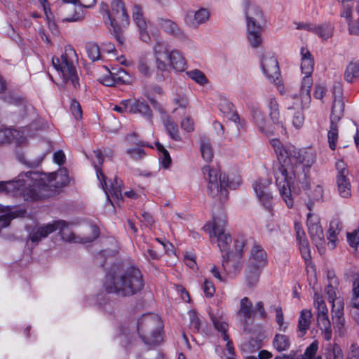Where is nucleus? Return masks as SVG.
Returning a JSON list of instances; mask_svg holds the SVG:
<instances>
[{
    "label": "nucleus",
    "instance_id": "59",
    "mask_svg": "<svg viewBox=\"0 0 359 359\" xmlns=\"http://www.w3.org/2000/svg\"><path fill=\"white\" fill-rule=\"evenodd\" d=\"M304 123V116L303 113L300 111H298L294 113L292 123L293 126L296 128H300Z\"/></svg>",
    "mask_w": 359,
    "mask_h": 359
},
{
    "label": "nucleus",
    "instance_id": "34",
    "mask_svg": "<svg viewBox=\"0 0 359 359\" xmlns=\"http://www.w3.org/2000/svg\"><path fill=\"white\" fill-rule=\"evenodd\" d=\"M311 312L309 310L304 309L301 311L298 320V332L299 337H304L310 327Z\"/></svg>",
    "mask_w": 359,
    "mask_h": 359
},
{
    "label": "nucleus",
    "instance_id": "36",
    "mask_svg": "<svg viewBox=\"0 0 359 359\" xmlns=\"http://www.w3.org/2000/svg\"><path fill=\"white\" fill-rule=\"evenodd\" d=\"M325 359H344V353L340 346L334 342L328 343L325 348Z\"/></svg>",
    "mask_w": 359,
    "mask_h": 359
},
{
    "label": "nucleus",
    "instance_id": "20",
    "mask_svg": "<svg viewBox=\"0 0 359 359\" xmlns=\"http://www.w3.org/2000/svg\"><path fill=\"white\" fill-rule=\"evenodd\" d=\"M271 144L274 149L279 162L276 168L285 167V165H288L287 163H290V161L288 160L290 155H292L293 158L295 157L294 155L297 154V151H295V147L294 145L288 144L283 146L278 139H272L271 140Z\"/></svg>",
    "mask_w": 359,
    "mask_h": 359
},
{
    "label": "nucleus",
    "instance_id": "11",
    "mask_svg": "<svg viewBox=\"0 0 359 359\" xmlns=\"http://www.w3.org/2000/svg\"><path fill=\"white\" fill-rule=\"evenodd\" d=\"M86 156L93 161V165L96 170L97 177L106 194L107 198L108 200L109 199V194L116 199L121 198L122 181L115 178L114 182L108 187L107 182H106V176L99 168L103 163V156L101 151L100 149L94 150L90 157L88 155H86Z\"/></svg>",
    "mask_w": 359,
    "mask_h": 359
},
{
    "label": "nucleus",
    "instance_id": "5",
    "mask_svg": "<svg viewBox=\"0 0 359 359\" xmlns=\"http://www.w3.org/2000/svg\"><path fill=\"white\" fill-rule=\"evenodd\" d=\"M38 173L41 179L34 182L36 190L29 191L27 194L28 198L38 200L48 198L57 189L67 186L69 182L66 170L49 174Z\"/></svg>",
    "mask_w": 359,
    "mask_h": 359
},
{
    "label": "nucleus",
    "instance_id": "23",
    "mask_svg": "<svg viewBox=\"0 0 359 359\" xmlns=\"http://www.w3.org/2000/svg\"><path fill=\"white\" fill-rule=\"evenodd\" d=\"M62 222H52L46 225L34 228L29 235V240L36 244L42 238H46L50 233L57 231V228L62 226Z\"/></svg>",
    "mask_w": 359,
    "mask_h": 359
},
{
    "label": "nucleus",
    "instance_id": "54",
    "mask_svg": "<svg viewBox=\"0 0 359 359\" xmlns=\"http://www.w3.org/2000/svg\"><path fill=\"white\" fill-rule=\"evenodd\" d=\"M86 51L88 57L93 61H95L100 59V48L97 44L93 43L87 44Z\"/></svg>",
    "mask_w": 359,
    "mask_h": 359
},
{
    "label": "nucleus",
    "instance_id": "22",
    "mask_svg": "<svg viewBox=\"0 0 359 359\" xmlns=\"http://www.w3.org/2000/svg\"><path fill=\"white\" fill-rule=\"evenodd\" d=\"M209 18V11L207 8H201L196 11H187L184 16V22L188 26L196 28L206 23Z\"/></svg>",
    "mask_w": 359,
    "mask_h": 359
},
{
    "label": "nucleus",
    "instance_id": "46",
    "mask_svg": "<svg viewBox=\"0 0 359 359\" xmlns=\"http://www.w3.org/2000/svg\"><path fill=\"white\" fill-rule=\"evenodd\" d=\"M273 344L278 351H284L289 349L290 341L287 336L284 334H276L274 337Z\"/></svg>",
    "mask_w": 359,
    "mask_h": 359
},
{
    "label": "nucleus",
    "instance_id": "6",
    "mask_svg": "<svg viewBox=\"0 0 359 359\" xmlns=\"http://www.w3.org/2000/svg\"><path fill=\"white\" fill-rule=\"evenodd\" d=\"M203 173L208 182V194L212 197L218 196L220 200L227 197L226 188L236 189L241 183L239 177L236 180H229L225 174L218 175V171L209 165L203 168Z\"/></svg>",
    "mask_w": 359,
    "mask_h": 359
},
{
    "label": "nucleus",
    "instance_id": "32",
    "mask_svg": "<svg viewBox=\"0 0 359 359\" xmlns=\"http://www.w3.org/2000/svg\"><path fill=\"white\" fill-rule=\"evenodd\" d=\"M158 25L163 31L170 35L175 37H182L184 36V32L181 28L171 20L160 18Z\"/></svg>",
    "mask_w": 359,
    "mask_h": 359
},
{
    "label": "nucleus",
    "instance_id": "33",
    "mask_svg": "<svg viewBox=\"0 0 359 359\" xmlns=\"http://www.w3.org/2000/svg\"><path fill=\"white\" fill-rule=\"evenodd\" d=\"M318 326L322 332L323 337L325 340L330 341L332 339V331L331 323L328 318L327 314L317 316Z\"/></svg>",
    "mask_w": 359,
    "mask_h": 359
},
{
    "label": "nucleus",
    "instance_id": "47",
    "mask_svg": "<svg viewBox=\"0 0 359 359\" xmlns=\"http://www.w3.org/2000/svg\"><path fill=\"white\" fill-rule=\"evenodd\" d=\"M219 109L229 120L235 123L238 121V115L236 112L232 103L229 102H224L223 104H220Z\"/></svg>",
    "mask_w": 359,
    "mask_h": 359
},
{
    "label": "nucleus",
    "instance_id": "41",
    "mask_svg": "<svg viewBox=\"0 0 359 359\" xmlns=\"http://www.w3.org/2000/svg\"><path fill=\"white\" fill-rule=\"evenodd\" d=\"M262 269L248 265L245 271V279L250 287H252L258 283Z\"/></svg>",
    "mask_w": 359,
    "mask_h": 359
},
{
    "label": "nucleus",
    "instance_id": "38",
    "mask_svg": "<svg viewBox=\"0 0 359 359\" xmlns=\"http://www.w3.org/2000/svg\"><path fill=\"white\" fill-rule=\"evenodd\" d=\"M341 230L340 224L338 221H332L330 224V228L327 231V240L329 241L328 245H330V248L333 249L336 246V241H337V235Z\"/></svg>",
    "mask_w": 359,
    "mask_h": 359
},
{
    "label": "nucleus",
    "instance_id": "37",
    "mask_svg": "<svg viewBox=\"0 0 359 359\" xmlns=\"http://www.w3.org/2000/svg\"><path fill=\"white\" fill-rule=\"evenodd\" d=\"M344 79L348 83L359 79V60L348 63L344 72Z\"/></svg>",
    "mask_w": 359,
    "mask_h": 359
},
{
    "label": "nucleus",
    "instance_id": "29",
    "mask_svg": "<svg viewBox=\"0 0 359 359\" xmlns=\"http://www.w3.org/2000/svg\"><path fill=\"white\" fill-rule=\"evenodd\" d=\"M262 26L246 27V37L249 45L252 48H258L263 43Z\"/></svg>",
    "mask_w": 359,
    "mask_h": 359
},
{
    "label": "nucleus",
    "instance_id": "48",
    "mask_svg": "<svg viewBox=\"0 0 359 359\" xmlns=\"http://www.w3.org/2000/svg\"><path fill=\"white\" fill-rule=\"evenodd\" d=\"M134 106V111L133 114L139 113L144 116L148 120L151 119V110L149 106L144 102H141L140 100L135 101Z\"/></svg>",
    "mask_w": 359,
    "mask_h": 359
},
{
    "label": "nucleus",
    "instance_id": "35",
    "mask_svg": "<svg viewBox=\"0 0 359 359\" xmlns=\"http://www.w3.org/2000/svg\"><path fill=\"white\" fill-rule=\"evenodd\" d=\"M309 201L306 203L307 208L311 211L316 202L320 201L323 197V188L321 185H316L308 193Z\"/></svg>",
    "mask_w": 359,
    "mask_h": 359
},
{
    "label": "nucleus",
    "instance_id": "56",
    "mask_svg": "<svg viewBox=\"0 0 359 359\" xmlns=\"http://www.w3.org/2000/svg\"><path fill=\"white\" fill-rule=\"evenodd\" d=\"M273 308V310L276 312V320L279 325L280 330H284L285 327H284V316L282 311V308L280 306H271V309Z\"/></svg>",
    "mask_w": 359,
    "mask_h": 359
},
{
    "label": "nucleus",
    "instance_id": "4",
    "mask_svg": "<svg viewBox=\"0 0 359 359\" xmlns=\"http://www.w3.org/2000/svg\"><path fill=\"white\" fill-rule=\"evenodd\" d=\"M78 62V56L74 48L66 46L65 52L61 57H53L52 64L62 79V83L67 88L77 89L80 87L79 78L76 65Z\"/></svg>",
    "mask_w": 359,
    "mask_h": 359
},
{
    "label": "nucleus",
    "instance_id": "3",
    "mask_svg": "<svg viewBox=\"0 0 359 359\" xmlns=\"http://www.w3.org/2000/svg\"><path fill=\"white\" fill-rule=\"evenodd\" d=\"M226 224L225 216L221 214L217 217H213L212 224H206L203 229L209 233L210 237L217 238L218 247L222 254V266L223 269L227 273L234 272L238 267V264L235 262L229 252V245L231 243L230 235L225 232L224 225Z\"/></svg>",
    "mask_w": 359,
    "mask_h": 359
},
{
    "label": "nucleus",
    "instance_id": "58",
    "mask_svg": "<svg viewBox=\"0 0 359 359\" xmlns=\"http://www.w3.org/2000/svg\"><path fill=\"white\" fill-rule=\"evenodd\" d=\"M70 110L76 119H80L81 118L82 109L80 104L77 101H72L70 104Z\"/></svg>",
    "mask_w": 359,
    "mask_h": 359
},
{
    "label": "nucleus",
    "instance_id": "21",
    "mask_svg": "<svg viewBox=\"0 0 359 359\" xmlns=\"http://www.w3.org/2000/svg\"><path fill=\"white\" fill-rule=\"evenodd\" d=\"M133 20L139 29L140 39L145 43H149L151 41V37L147 30L148 23L140 6L135 5L133 6Z\"/></svg>",
    "mask_w": 359,
    "mask_h": 359
},
{
    "label": "nucleus",
    "instance_id": "15",
    "mask_svg": "<svg viewBox=\"0 0 359 359\" xmlns=\"http://www.w3.org/2000/svg\"><path fill=\"white\" fill-rule=\"evenodd\" d=\"M337 174V185L339 194L341 197L348 198L351 196V183L348 177L349 171L346 168V165L342 160L336 162Z\"/></svg>",
    "mask_w": 359,
    "mask_h": 359
},
{
    "label": "nucleus",
    "instance_id": "55",
    "mask_svg": "<svg viewBox=\"0 0 359 359\" xmlns=\"http://www.w3.org/2000/svg\"><path fill=\"white\" fill-rule=\"evenodd\" d=\"M63 3L72 4L74 6H79L81 7L91 8L96 2V0H62Z\"/></svg>",
    "mask_w": 359,
    "mask_h": 359
},
{
    "label": "nucleus",
    "instance_id": "42",
    "mask_svg": "<svg viewBox=\"0 0 359 359\" xmlns=\"http://www.w3.org/2000/svg\"><path fill=\"white\" fill-rule=\"evenodd\" d=\"M163 125L169 136L172 140L176 141L181 140L177 125L169 116H167L163 120Z\"/></svg>",
    "mask_w": 359,
    "mask_h": 359
},
{
    "label": "nucleus",
    "instance_id": "30",
    "mask_svg": "<svg viewBox=\"0 0 359 359\" xmlns=\"http://www.w3.org/2000/svg\"><path fill=\"white\" fill-rule=\"evenodd\" d=\"M297 240L299 245V250L303 259L308 262L311 259V252L309 245V241L306 237L305 232L298 224L294 225Z\"/></svg>",
    "mask_w": 359,
    "mask_h": 359
},
{
    "label": "nucleus",
    "instance_id": "17",
    "mask_svg": "<svg viewBox=\"0 0 359 359\" xmlns=\"http://www.w3.org/2000/svg\"><path fill=\"white\" fill-rule=\"evenodd\" d=\"M260 60L263 74L269 81L275 83L280 75L277 59L271 53H267L262 55Z\"/></svg>",
    "mask_w": 359,
    "mask_h": 359
},
{
    "label": "nucleus",
    "instance_id": "12",
    "mask_svg": "<svg viewBox=\"0 0 359 359\" xmlns=\"http://www.w3.org/2000/svg\"><path fill=\"white\" fill-rule=\"evenodd\" d=\"M344 103L342 99L334 97L330 115V126L327 133L329 147L334 150L338 140V123L344 116Z\"/></svg>",
    "mask_w": 359,
    "mask_h": 359
},
{
    "label": "nucleus",
    "instance_id": "49",
    "mask_svg": "<svg viewBox=\"0 0 359 359\" xmlns=\"http://www.w3.org/2000/svg\"><path fill=\"white\" fill-rule=\"evenodd\" d=\"M186 74L189 76V78L201 86H205L208 83V79L205 74L199 69H195L187 71Z\"/></svg>",
    "mask_w": 359,
    "mask_h": 359
},
{
    "label": "nucleus",
    "instance_id": "31",
    "mask_svg": "<svg viewBox=\"0 0 359 359\" xmlns=\"http://www.w3.org/2000/svg\"><path fill=\"white\" fill-rule=\"evenodd\" d=\"M24 213L25 210H23L13 211V208L11 206H4L0 204V214H2V215L0 216V227H7L13 218L22 215Z\"/></svg>",
    "mask_w": 359,
    "mask_h": 359
},
{
    "label": "nucleus",
    "instance_id": "16",
    "mask_svg": "<svg viewBox=\"0 0 359 359\" xmlns=\"http://www.w3.org/2000/svg\"><path fill=\"white\" fill-rule=\"evenodd\" d=\"M271 181L267 178H260L253 184V189L257 198L263 206L271 210L272 208L273 196L269 191Z\"/></svg>",
    "mask_w": 359,
    "mask_h": 359
},
{
    "label": "nucleus",
    "instance_id": "8",
    "mask_svg": "<svg viewBox=\"0 0 359 359\" xmlns=\"http://www.w3.org/2000/svg\"><path fill=\"white\" fill-rule=\"evenodd\" d=\"M102 9L105 11L107 19L104 23L109 32L114 35L116 41L120 43H124V37L121 34V29L117 21L123 26L129 25V16L127 14L123 3L121 0H113L111 1V10L109 11L107 4H102Z\"/></svg>",
    "mask_w": 359,
    "mask_h": 359
},
{
    "label": "nucleus",
    "instance_id": "51",
    "mask_svg": "<svg viewBox=\"0 0 359 359\" xmlns=\"http://www.w3.org/2000/svg\"><path fill=\"white\" fill-rule=\"evenodd\" d=\"M156 147L160 152V160L162 165L165 168H168L171 163V158L168 151L158 142H156Z\"/></svg>",
    "mask_w": 359,
    "mask_h": 359
},
{
    "label": "nucleus",
    "instance_id": "26",
    "mask_svg": "<svg viewBox=\"0 0 359 359\" xmlns=\"http://www.w3.org/2000/svg\"><path fill=\"white\" fill-rule=\"evenodd\" d=\"M245 15L246 27L262 26L260 22L262 20V13L257 6L249 1L246 2Z\"/></svg>",
    "mask_w": 359,
    "mask_h": 359
},
{
    "label": "nucleus",
    "instance_id": "62",
    "mask_svg": "<svg viewBox=\"0 0 359 359\" xmlns=\"http://www.w3.org/2000/svg\"><path fill=\"white\" fill-rule=\"evenodd\" d=\"M69 10L73 11L74 14L72 15H61V20L64 22H76L80 19V16L79 13L76 11L75 7L72 6L68 8Z\"/></svg>",
    "mask_w": 359,
    "mask_h": 359
},
{
    "label": "nucleus",
    "instance_id": "2",
    "mask_svg": "<svg viewBox=\"0 0 359 359\" xmlns=\"http://www.w3.org/2000/svg\"><path fill=\"white\" fill-rule=\"evenodd\" d=\"M104 287L108 293L121 297H130L144 287L140 270L127 263L114 264L107 273Z\"/></svg>",
    "mask_w": 359,
    "mask_h": 359
},
{
    "label": "nucleus",
    "instance_id": "40",
    "mask_svg": "<svg viewBox=\"0 0 359 359\" xmlns=\"http://www.w3.org/2000/svg\"><path fill=\"white\" fill-rule=\"evenodd\" d=\"M253 311L252 302L248 297L242 298L240 302V309L238 314L248 320L252 318Z\"/></svg>",
    "mask_w": 359,
    "mask_h": 359
},
{
    "label": "nucleus",
    "instance_id": "18",
    "mask_svg": "<svg viewBox=\"0 0 359 359\" xmlns=\"http://www.w3.org/2000/svg\"><path fill=\"white\" fill-rule=\"evenodd\" d=\"M54 222L63 223L62 226L57 228V231H59V233L60 234L62 238L67 242L87 243L93 241L100 235L98 228L96 226H92L93 235L91 236L81 238L79 236H76L72 231H69L68 224L66 222L63 220H58L55 221Z\"/></svg>",
    "mask_w": 359,
    "mask_h": 359
},
{
    "label": "nucleus",
    "instance_id": "24",
    "mask_svg": "<svg viewBox=\"0 0 359 359\" xmlns=\"http://www.w3.org/2000/svg\"><path fill=\"white\" fill-rule=\"evenodd\" d=\"M268 263L267 254L263 247L255 243L250 250L248 265L263 269Z\"/></svg>",
    "mask_w": 359,
    "mask_h": 359
},
{
    "label": "nucleus",
    "instance_id": "61",
    "mask_svg": "<svg viewBox=\"0 0 359 359\" xmlns=\"http://www.w3.org/2000/svg\"><path fill=\"white\" fill-rule=\"evenodd\" d=\"M100 81L102 84L106 86H114L116 85V82L114 79V75H112L111 70L109 71L108 74L101 77L100 79Z\"/></svg>",
    "mask_w": 359,
    "mask_h": 359
},
{
    "label": "nucleus",
    "instance_id": "13",
    "mask_svg": "<svg viewBox=\"0 0 359 359\" xmlns=\"http://www.w3.org/2000/svg\"><path fill=\"white\" fill-rule=\"evenodd\" d=\"M325 293L329 302L332 304V316L334 327L338 330L340 335L343 334L342 329L344 325V301L337 297V289L329 284L325 287Z\"/></svg>",
    "mask_w": 359,
    "mask_h": 359
},
{
    "label": "nucleus",
    "instance_id": "45",
    "mask_svg": "<svg viewBox=\"0 0 359 359\" xmlns=\"http://www.w3.org/2000/svg\"><path fill=\"white\" fill-rule=\"evenodd\" d=\"M201 153L203 158L206 162H210L214 156L212 144L209 140H202L200 144Z\"/></svg>",
    "mask_w": 359,
    "mask_h": 359
},
{
    "label": "nucleus",
    "instance_id": "1",
    "mask_svg": "<svg viewBox=\"0 0 359 359\" xmlns=\"http://www.w3.org/2000/svg\"><path fill=\"white\" fill-rule=\"evenodd\" d=\"M297 154L289 156L290 163L285 167L277 168L274 170L276 184L278 188L280 195L287 206L291 208L294 205L290 185L292 184H302L304 189L310 187L308 182V175L310 168L316 159V151L311 149H298L295 147Z\"/></svg>",
    "mask_w": 359,
    "mask_h": 359
},
{
    "label": "nucleus",
    "instance_id": "39",
    "mask_svg": "<svg viewBox=\"0 0 359 359\" xmlns=\"http://www.w3.org/2000/svg\"><path fill=\"white\" fill-rule=\"evenodd\" d=\"M11 132L12 142L14 141L17 144L25 143L27 137L34 135L28 128H23L21 130L11 129Z\"/></svg>",
    "mask_w": 359,
    "mask_h": 359
},
{
    "label": "nucleus",
    "instance_id": "57",
    "mask_svg": "<svg viewBox=\"0 0 359 359\" xmlns=\"http://www.w3.org/2000/svg\"><path fill=\"white\" fill-rule=\"evenodd\" d=\"M12 142V132L11 128L0 129V144Z\"/></svg>",
    "mask_w": 359,
    "mask_h": 359
},
{
    "label": "nucleus",
    "instance_id": "52",
    "mask_svg": "<svg viewBox=\"0 0 359 359\" xmlns=\"http://www.w3.org/2000/svg\"><path fill=\"white\" fill-rule=\"evenodd\" d=\"M319 343L317 340L313 341L305 350L302 355L306 359H321L320 356H316L318 350Z\"/></svg>",
    "mask_w": 359,
    "mask_h": 359
},
{
    "label": "nucleus",
    "instance_id": "27",
    "mask_svg": "<svg viewBox=\"0 0 359 359\" xmlns=\"http://www.w3.org/2000/svg\"><path fill=\"white\" fill-rule=\"evenodd\" d=\"M301 55V71L304 74L302 79H305L309 77L311 80H313L311 74L313 72L314 68V60L310 53L306 47H302L300 50Z\"/></svg>",
    "mask_w": 359,
    "mask_h": 359
},
{
    "label": "nucleus",
    "instance_id": "64",
    "mask_svg": "<svg viewBox=\"0 0 359 359\" xmlns=\"http://www.w3.org/2000/svg\"><path fill=\"white\" fill-rule=\"evenodd\" d=\"M203 289L205 295L207 297H212L215 292V287H214L212 283L208 280H205L204 281V283L203 285Z\"/></svg>",
    "mask_w": 359,
    "mask_h": 359
},
{
    "label": "nucleus",
    "instance_id": "28",
    "mask_svg": "<svg viewBox=\"0 0 359 359\" xmlns=\"http://www.w3.org/2000/svg\"><path fill=\"white\" fill-rule=\"evenodd\" d=\"M268 107L269 109L270 118L276 126L275 130H276V133L285 135L286 129L283 123L279 120L280 114L276 100L273 97H271L269 100Z\"/></svg>",
    "mask_w": 359,
    "mask_h": 359
},
{
    "label": "nucleus",
    "instance_id": "25",
    "mask_svg": "<svg viewBox=\"0 0 359 359\" xmlns=\"http://www.w3.org/2000/svg\"><path fill=\"white\" fill-rule=\"evenodd\" d=\"M251 116L260 133L267 135H273L276 133L275 128H272L267 125L264 115L259 107H252L251 109Z\"/></svg>",
    "mask_w": 359,
    "mask_h": 359
},
{
    "label": "nucleus",
    "instance_id": "44",
    "mask_svg": "<svg viewBox=\"0 0 359 359\" xmlns=\"http://www.w3.org/2000/svg\"><path fill=\"white\" fill-rule=\"evenodd\" d=\"M334 27L329 24L315 25L313 33L317 34L323 40L329 39L333 33Z\"/></svg>",
    "mask_w": 359,
    "mask_h": 359
},
{
    "label": "nucleus",
    "instance_id": "53",
    "mask_svg": "<svg viewBox=\"0 0 359 359\" xmlns=\"http://www.w3.org/2000/svg\"><path fill=\"white\" fill-rule=\"evenodd\" d=\"M212 320L215 327L222 333L223 340H227L229 337L228 334H226L228 324L221 319L212 318Z\"/></svg>",
    "mask_w": 359,
    "mask_h": 359
},
{
    "label": "nucleus",
    "instance_id": "9",
    "mask_svg": "<svg viewBox=\"0 0 359 359\" xmlns=\"http://www.w3.org/2000/svg\"><path fill=\"white\" fill-rule=\"evenodd\" d=\"M162 323L155 314H144L137 321V332L147 344H158L161 341Z\"/></svg>",
    "mask_w": 359,
    "mask_h": 359
},
{
    "label": "nucleus",
    "instance_id": "7",
    "mask_svg": "<svg viewBox=\"0 0 359 359\" xmlns=\"http://www.w3.org/2000/svg\"><path fill=\"white\" fill-rule=\"evenodd\" d=\"M40 175L36 172L29 171L20 173L13 180L0 182V193L12 196H22L25 200L37 199L27 197L29 191L36 190L34 182L39 180Z\"/></svg>",
    "mask_w": 359,
    "mask_h": 359
},
{
    "label": "nucleus",
    "instance_id": "63",
    "mask_svg": "<svg viewBox=\"0 0 359 359\" xmlns=\"http://www.w3.org/2000/svg\"><path fill=\"white\" fill-rule=\"evenodd\" d=\"M352 20V17L350 20H346L347 22H348V30L350 34L351 35H359V16L356 21L351 22Z\"/></svg>",
    "mask_w": 359,
    "mask_h": 359
},
{
    "label": "nucleus",
    "instance_id": "10",
    "mask_svg": "<svg viewBox=\"0 0 359 359\" xmlns=\"http://www.w3.org/2000/svg\"><path fill=\"white\" fill-rule=\"evenodd\" d=\"M156 67L161 71H165L168 65L163 61L167 59L169 65L177 72H183L186 67V60L181 53L176 49L168 50L163 43H157L154 47Z\"/></svg>",
    "mask_w": 359,
    "mask_h": 359
},
{
    "label": "nucleus",
    "instance_id": "19",
    "mask_svg": "<svg viewBox=\"0 0 359 359\" xmlns=\"http://www.w3.org/2000/svg\"><path fill=\"white\" fill-rule=\"evenodd\" d=\"M306 226L313 242L316 245L324 243V235L318 215L309 212L307 214Z\"/></svg>",
    "mask_w": 359,
    "mask_h": 359
},
{
    "label": "nucleus",
    "instance_id": "14",
    "mask_svg": "<svg viewBox=\"0 0 359 359\" xmlns=\"http://www.w3.org/2000/svg\"><path fill=\"white\" fill-rule=\"evenodd\" d=\"M312 85L313 80L309 77L302 80L299 93L289 95L288 98L291 100L292 105L288 107V109L295 108L304 109L309 107L311 101V88Z\"/></svg>",
    "mask_w": 359,
    "mask_h": 359
},
{
    "label": "nucleus",
    "instance_id": "60",
    "mask_svg": "<svg viewBox=\"0 0 359 359\" xmlns=\"http://www.w3.org/2000/svg\"><path fill=\"white\" fill-rule=\"evenodd\" d=\"M347 238L352 248H357L359 245V229L355 230L352 233H348Z\"/></svg>",
    "mask_w": 359,
    "mask_h": 359
},
{
    "label": "nucleus",
    "instance_id": "43",
    "mask_svg": "<svg viewBox=\"0 0 359 359\" xmlns=\"http://www.w3.org/2000/svg\"><path fill=\"white\" fill-rule=\"evenodd\" d=\"M341 3V11H340V16L341 18H345L346 20H350L351 18V14H353L354 8H355V0H337Z\"/></svg>",
    "mask_w": 359,
    "mask_h": 359
},
{
    "label": "nucleus",
    "instance_id": "50",
    "mask_svg": "<svg viewBox=\"0 0 359 359\" xmlns=\"http://www.w3.org/2000/svg\"><path fill=\"white\" fill-rule=\"evenodd\" d=\"M112 75H114L116 84L129 82L130 76L128 72L122 68L111 69Z\"/></svg>",
    "mask_w": 359,
    "mask_h": 359
}]
</instances>
